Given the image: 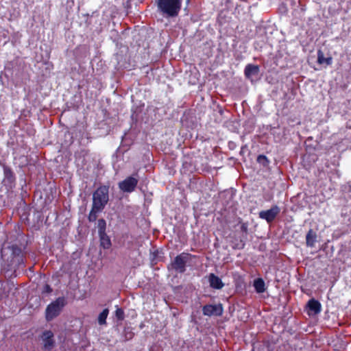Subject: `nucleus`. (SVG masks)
<instances>
[{"label": "nucleus", "mask_w": 351, "mask_h": 351, "mask_svg": "<svg viewBox=\"0 0 351 351\" xmlns=\"http://www.w3.org/2000/svg\"><path fill=\"white\" fill-rule=\"evenodd\" d=\"M25 245H18L16 243L11 244L4 247L1 250V258L6 263L8 269L10 270L20 269L25 267L26 252H25Z\"/></svg>", "instance_id": "obj_1"}, {"label": "nucleus", "mask_w": 351, "mask_h": 351, "mask_svg": "<svg viewBox=\"0 0 351 351\" xmlns=\"http://www.w3.org/2000/svg\"><path fill=\"white\" fill-rule=\"evenodd\" d=\"M66 304L67 302L64 297H58L54 301L49 304L45 312L47 322H51L58 317Z\"/></svg>", "instance_id": "obj_2"}, {"label": "nucleus", "mask_w": 351, "mask_h": 351, "mask_svg": "<svg viewBox=\"0 0 351 351\" xmlns=\"http://www.w3.org/2000/svg\"><path fill=\"white\" fill-rule=\"evenodd\" d=\"M158 10L171 17L177 16L182 8V0H157Z\"/></svg>", "instance_id": "obj_3"}, {"label": "nucleus", "mask_w": 351, "mask_h": 351, "mask_svg": "<svg viewBox=\"0 0 351 351\" xmlns=\"http://www.w3.org/2000/svg\"><path fill=\"white\" fill-rule=\"evenodd\" d=\"M109 200V186H99L93 194V204L96 209L104 210Z\"/></svg>", "instance_id": "obj_4"}, {"label": "nucleus", "mask_w": 351, "mask_h": 351, "mask_svg": "<svg viewBox=\"0 0 351 351\" xmlns=\"http://www.w3.org/2000/svg\"><path fill=\"white\" fill-rule=\"evenodd\" d=\"M193 258H195V255L187 252H182L174 258L173 261L168 265V269H171L178 273L183 274L186 271V263Z\"/></svg>", "instance_id": "obj_5"}, {"label": "nucleus", "mask_w": 351, "mask_h": 351, "mask_svg": "<svg viewBox=\"0 0 351 351\" xmlns=\"http://www.w3.org/2000/svg\"><path fill=\"white\" fill-rule=\"evenodd\" d=\"M138 182V180L136 178L133 176H129L119 183V188L123 192L132 193L134 191Z\"/></svg>", "instance_id": "obj_6"}, {"label": "nucleus", "mask_w": 351, "mask_h": 351, "mask_svg": "<svg viewBox=\"0 0 351 351\" xmlns=\"http://www.w3.org/2000/svg\"><path fill=\"white\" fill-rule=\"evenodd\" d=\"M40 339L43 341V349L51 351L56 343L53 332L50 330H45L40 335Z\"/></svg>", "instance_id": "obj_7"}, {"label": "nucleus", "mask_w": 351, "mask_h": 351, "mask_svg": "<svg viewBox=\"0 0 351 351\" xmlns=\"http://www.w3.org/2000/svg\"><path fill=\"white\" fill-rule=\"evenodd\" d=\"M280 209L278 206H273L270 209L261 210L258 215L261 219L266 220L267 223L272 222L280 213Z\"/></svg>", "instance_id": "obj_8"}, {"label": "nucleus", "mask_w": 351, "mask_h": 351, "mask_svg": "<svg viewBox=\"0 0 351 351\" xmlns=\"http://www.w3.org/2000/svg\"><path fill=\"white\" fill-rule=\"evenodd\" d=\"M223 306L221 304H206L202 307V313L206 316H221L223 314Z\"/></svg>", "instance_id": "obj_9"}, {"label": "nucleus", "mask_w": 351, "mask_h": 351, "mask_svg": "<svg viewBox=\"0 0 351 351\" xmlns=\"http://www.w3.org/2000/svg\"><path fill=\"white\" fill-rule=\"evenodd\" d=\"M209 285L215 289H221L224 287L222 280L213 273L209 274L208 276Z\"/></svg>", "instance_id": "obj_10"}, {"label": "nucleus", "mask_w": 351, "mask_h": 351, "mask_svg": "<svg viewBox=\"0 0 351 351\" xmlns=\"http://www.w3.org/2000/svg\"><path fill=\"white\" fill-rule=\"evenodd\" d=\"M306 307L308 309V314L310 315L311 313H313L314 315H317L319 313L322 311V305L320 302L312 298L308 300Z\"/></svg>", "instance_id": "obj_11"}, {"label": "nucleus", "mask_w": 351, "mask_h": 351, "mask_svg": "<svg viewBox=\"0 0 351 351\" xmlns=\"http://www.w3.org/2000/svg\"><path fill=\"white\" fill-rule=\"evenodd\" d=\"M247 230H248V224L247 223H241V230L245 234V236H243V239H241L239 242H237L234 244L233 246L234 249H239L242 250L245 247V241L247 234Z\"/></svg>", "instance_id": "obj_12"}, {"label": "nucleus", "mask_w": 351, "mask_h": 351, "mask_svg": "<svg viewBox=\"0 0 351 351\" xmlns=\"http://www.w3.org/2000/svg\"><path fill=\"white\" fill-rule=\"evenodd\" d=\"M259 66L258 65L248 64L244 69V74L247 78H250L252 75H258Z\"/></svg>", "instance_id": "obj_13"}, {"label": "nucleus", "mask_w": 351, "mask_h": 351, "mask_svg": "<svg viewBox=\"0 0 351 351\" xmlns=\"http://www.w3.org/2000/svg\"><path fill=\"white\" fill-rule=\"evenodd\" d=\"M99 241H100V246L103 247L104 249H110L112 246L111 240L108 236V234L106 233H101L99 234Z\"/></svg>", "instance_id": "obj_14"}, {"label": "nucleus", "mask_w": 351, "mask_h": 351, "mask_svg": "<svg viewBox=\"0 0 351 351\" xmlns=\"http://www.w3.org/2000/svg\"><path fill=\"white\" fill-rule=\"evenodd\" d=\"M317 239V234L312 229H310L306 236V245L311 247L315 246Z\"/></svg>", "instance_id": "obj_15"}, {"label": "nucleus", "mask_w": 351, "mask_h": 351, "mask_svg": "<svg viewBox=\"0 0 351 351\" xmlns=\"http://www.w3.org/2000/svg\"><path fill=\"white\" fill-rule=\"evenodd\" d=\"M254 287L255 289V291L258 293H262L265 291V281L261 278H258L254 280Z\"/></svg>", "instance_id": "obj_16"}, {"label": "nucleus", "mask_w": 351, "mask_h": 351, "mask_svg": "<svg viewBox=\"0 0 351 351\" xmlns=\"http://www.w3.org/2000/svg\"><path fill=\"white\" fill-rule=\"evenodd\" d=\"M317 62L319 64H326V65H330L332 63V57L325 58L324 53L319 50L317 51Z\"/></svg>", "instance_id": "obj_17"}, {"label": "nucleus", "mask_w": 351, "mask_h": 351, "mask_svg": "<svg viewBox=\"0 0 351 351\" xmlns=\"http://www.w3.org/2000/svg\"><path fill=\"white\" fill-rule=\"evenodd\" d=\"M109 310L104 308L98 316V323L99 325H104L106 324V318L108 315Z\"/></svg>", "instance_id": "obj_18"}, {"label": "nucleus", "mask_w": 351, "mask_h": 351, "mask_svg": "<svg viewBox=\"0 0 351 351\" xmlns=\"http://www.w3.org/2000/svg\"><path fill=\"white\" fill-rule=\"evenodd\" d=\"M102 210H99L95 208L93 206H92L91 210L88 214V219L90 222H95L97 218V213L101 212Z\"/></svg>", "instance_id": "obj_19"}, {"label": "nucleus", "mask_w": 351, "mask_h": 351, "mask_svg": "<svg viewBox=\"0 0 351 351\" xmlns=\"http://www.w3.org/2000/svg\"><path fill=\"white\" fill-rule=\"evenodd\" d=\"M3 173H4V176L6 179H8V180H10V182H12V180H14V173L12 172V169L7 167V166H4L3 167Z\"/></svg>", "instance_id": "obj_20"}, {"label": "nucleus", "mask_w": 351, "mask_h": 351, "mask_svg": "<svg viewBox=\"0 0 351 351\" xmlns=\"http://www.w3.org/2000/svg\"><path fill=\"white\" fill-rule=\"evenodd\" d=\"M98 233H106V222L104 219H99L97 221Z\"/></svg>", "instance_id": "obj_21"}, {"label": "nucleus", "mask_w": 351, "mask_h": 351, "mask_svg": "<svg viewBox=\"0 0 351 351\" xmlns=\"http://www.w3.org/2000/svg\"><path fill=\"white\" fill-rule=\"evenodd\" d=\"M115 316L118 320L122 321L125 318V313L121 308L117 307L115 311Z\"/></svg>", "instance_id": "obj_22"}, {"label": "nucleus", "mask_w": 351, "mask_h": 351, "mask_svg": "<svg viewBox=\"0 0 351 351\" xmlns=\"http://www.w3.org/2000/svg\"><path fill=\"white\" fill-rule=\"evenodd\" d=\"M53 291L52 288L48 284H45L41 291L42 294H49Z\"/></svg>", "instance_id": "obj_23"}, {"label": "nucleus", "mask_w": 351, "mask_h": 351, "mask_svg": "<svg viewBox=\"0 0 351 351\" xmlns=\"http://www.w3.org/2000/svg\"><path fill=\"white\" fill-rule=\"evenodd\" d=\"M257 161L259 162V163H263V165L264 162H265L266 163H268V159L265 156V155H259L258 157H257Z\"/></svg>", "instance_id": "obj_24"}, {"label": "nucleus", "mask_w": 351, "mask_h": 351, "mask_svg": "<svg viewBox=\"0 0 351 351\" xmlns=\"http://www.w3.org/2000/svg\"><path fill=\"white\" fill-rule=\"evenodd\" d=\"M191 0H186V4H189L190 3Z\"/></svg>", "instance_id": "obj_25"}]
</instances>
